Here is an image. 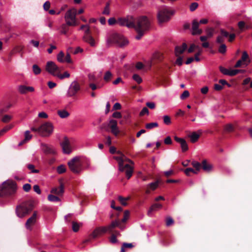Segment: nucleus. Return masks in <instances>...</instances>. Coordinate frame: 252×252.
<instances>
[{
    "mask_svg": "<svg viewBox=\"0 0 252 252\" xmlns=\"http://www.w3.org/2000/svg\"><path fill=\"white\" fill-rule=\"evenodd\" d=\"M158 126V124L157 122L147 123L145 125V127L148 129H151L154 127H157Z\"/></svg>",
    "mask_w": 252,
    "mask_h": 252,
    "instance_id": "35",
    "label": "nucleus"
},
{
    "mask_svg": "<svg viewBox=\"0 0 252 252\" xmlns=\"http://www.w3.org/2000/svg\"><path fill=\"white\" fill-rule=\"evenodd\" d=\"M11 119V116L8 115H5L2 117L1 121L3 123H8Z\"/></svg>",
    "mask_w": 252,
    "mask_h": 252,
    "instance_id": "57",
    "label": "nucleus"
},
{
    "mask_svg": "<svg viewBox=\"0 0 252 252\" xmlns=\"http://www.w3.org/2000/svg\"><path fill=\"white\" fill-rule=\"evenodd\" d=\"M162 207V205L160 203H155L153 204L150 208L148 212V216H150L151 214L153 211H155L158 210L159 209L161 208Z\"/></svg>",
    "mask_w": 252,
    "mask_h": 252,
    "instance_id": "27",
    "label": "nucleus"
},
{
    "mask_svg": "<svg viewBox=\"0 0 252 252\" xmlns=\"http://www.w3.org/2000/svg\"><path fill=\"white\" fill-rule=\"evenodd\" d=\"M174 139L177 142L180 144L182 152H185L188 150V144L184 139L175 136Z\"/></svg>",
    "mask_w": 252,
    "mask_h": 252,
    "instance_id": "23",
    "label": "nucleus"
},
{
    "mask_svg": "<svg viewBox=\"0 0 252 252\" xmlns=\"http://www.w3.org/2000/svg\"><path fill=\"white\" fill-rule=\"evenodd\" d=\"M60 73V72L58 73L57 77H58L60 79H63L65 78H68L70 76L69 73L67 71L64 72L63 74H61Z\"/></svg>",
    "mask_w": 252,
    "mask_h": 252,
    "instance_id": "40",
    "label": "nucleus"
},
{
    "mask_svg": "<svg viewBox=\"0 0 252 252\" xmlns=\"http://www.w3.org/2000/svg\"><path fill=\"white\" fill-rule=\"evenodd\" d=\"M159 185V181H157L155 182L149 184L147 186V189L145 190L146 194H150L151 192V190H155L158 186Z\"/></svg>",
    "mask_w": 252,
    "mask_h": 252,
    "instance_id": "24",
    "label": "nucleus"
},
{
    "mask_svg": "<svg viewBox=\"0 0 252 252\" xmlns=\"http://www.w3.org/2000/svg\"><path fill=\"white\" fill-rule=\"evenodd\" d=\"M127 28L135 29L137 34L135 36L137 40H140L151 29V22L146 16L134 18L131 15H127Z\"/></svg>",
    "mask_w": 252,
    "mask_h": 252,
    "instance_id": "1",
    "label": "nucleus"
},
{
    "mask_svg": "<svg viewBox=\"0 0 252 252\" xmlns=\"http://www.w3.org/2000/svg\"><path fill=\"white\" fill-rule=\"evenodd\" d=\"M80 228V225L75 221H72V228L74 232H77Z\"/></svg>",
    "mask_w": 252,
    "mask_h": 252,
    "instance_id": "44",
    "label": "nucleus"
},
{
    "mask_svg": "<svg viewBox=\"0 0 252 252\" xmlns=\"http://www.w3.org/2000/svg\"><path fill=\"white\" fill-rule=\"evenodd\" d=\"M108 22L109 25L111 26L117 23L121 26L127 27V16L125 17L118 18L117 20L115 18L112 17L109 19Z\"/></svg>",
    "mask_w": 252,
    "mask_h": 252,
    "instance_id": "16",
    "label": "nucleus"
},
{
    "mask_svg": "<svg viewBox=\"0 0 252 252\" xmlns=\"http://www.w3.org/2000/svg\"><path fill=\"white\" fill-rule=\"evenodd\" d=\"M91 30L89 26L86 28L85 31V34L83 36V39L84 41L90 44L91 46L95 45V41L94 38L91 35Z\"/></svg>",
    "mask_w": 252,
    "mask_h": 252,
    "instance_id": "17",
    "label": "nucleus"
},
{
    "mask_svg": "<svg viewBox=\"0 0 252 252\" xmlns=\"http://www.w3.org/2000/svg\"><path fill=\"white\" fill-rule=\"evenodd\" d=\"M250 62V61L249 60V55L246 51H244L243 52L241 59L237 62L234 67L235 68L246 67L249 64Z\"/></svg>",
    "mask_w": 252,
    "mask_h": 252,
    "instance_id": "15",
    "label": "nucleus"
},
{
    "mask_svg": "<svg viewBox=\"0 0 252 252\" xmlns=\"http://www.w3.org/2000/svg\"><path fill=\"white\" fill-rule=\"evenodd\" d=\"M23 190L26 192H29L31 189V185L29 184H26L23 187Z\"/></svg>",
    "mask_w": 252,
    "mask_h": 252,
    "instance_id": "64",
    "label": "nucleus"
},
{
    "mask_svg": "<svg viewBox=\"0 0 252 252\" xmlns=\"http://www.w3.org/2000/svg\"><path fill=\"white\" fill-rule=\"evenodd\" d=\"M198 6V4L197 2H192L191 3L189 9L191 11H194Z\"/></svg>",
    "mask_w": 252,
    "mask_h": 252,
    "instance_id": "59",
    "label": "nucleus"
},
{
    "mask_svg": "<svg viewBox=\"0 0 252 252\" xmlns=\"http://www.w3.org/2000/svg\"><path fill=\"white\" fill-rule=\"evenodd\" d=\"M174 220L173 219L170 217H168L166 219V225L167 226H169L171 225H172L174 223Z\"/></svg>",
    "mask_w": 252,
    "mask_h": 252,
    "instance_id": "51",
    "label": "nucleus"
},
{
    "mask_svg": "<svg viewBox=\"0 0 252 252\" xmlns=\"http://www.w3.org/2000/svg\"><path fill=\"white\" fill-rule=\"evenodd\" d=\"M41 149L44 154L51 156H54L56 154V152L53 146L48 145L45 143H41Z\"/></svg>",
    "mask_w": 252,
    "mask_h": 252,
    "instance_id": "19",
    "label": "nucleus"
},
{
    "mask_svg": "<svg viewBox=\"0 0 252 252\" xmlns=\"http://www.w3.org/2000/svg\"><path fill=\"white\" fill-rule=\"evenodd\" d=\"M34 88L32 87L26 86L25 85H20L19 86L18 91L22 94H25L28 92H33Z\"/></svg>",
    "mask_w": 252,
    "mask_h": 252,
    "instance_id": "25",
    "label": "nucleus"
},
{
    "mask_svg": "<svg viewBox=\"0 0 252 252\" xmlns=\"http://www.w3.org/2000/svg\"><path fill=\"white\" fill-rule=\"evenodd\" d=\"M189 95V93L188 91H185L183 94L181 95L180 98L182 99H185Z\"/></svg>",
    "mask_w": 252,
    "mask_h": 252,
    "instance_id": "60",
    "label": "nucleus"
},
{
    "mask_svg": "<svg viewBox=\"0 0 252 252\" xmlns=\"http://www.w3.org/2000/svg\"><path fill=\"white\" fill-rule=\"evenodd\" d=\"M115 201L114 200L112 201L111 204V208L115 209L116 210H117L119 212H121L122 211V208L120 206L115 207Z\"/></svg>",
    "mask_w": 252,
    "mask_h": 252,
    "instance_id": "56",
    "label": "nucleus"
},
{
    "mask_svg": "<svg viewBox=\"0 0 252 252\" xmlns=\"http://www.w3.org/2000/svg\"><path fill=\"white\" fill-rule=\"evenodd\" d=\"M35 203L33 200L24 201L17 206L15 210L16 215L20 218H24L32 212Z\"/></svg>",
    "mask_w": 252,
    "mask_h": 252,
    "instance_id": "4",
    "label": "nucleus"
},
{
    "mask_svg": "<svg viewBox=\"0 0 252 252\" xmlns=\"http://www.w3.org/2000/svg\"><path fill=\"white\" fill-rule=\"evenodd\" d=\"M68 165L70 170L74 173L78 174L82 169V163L78 157H75L68 162Z\"/></svg>",
    "mask_w": 252,
    "mask_h": 252,
    "instance_id": "11",
    "label": "nucleus"
},
{
    "mask_svg": "<svg viewBox=\"0 0 252 252\" xmlns=\"http://www.w3.org/2000/svg\"><path fill=\"white\" fill-rule=\"evenodd\" d=\"M207 32V36L209 37H211L213 35L214 30L212 28H208L206 30Z\"/></svg>",
    "mask_w": 252,
    "mask_h": 252,
    "instance_id": "61",
    "label": "nucleus"
},
{
    "mask_svg": "<svg viewBox=\"0 0 252 252\" xmlns=\"http://www.w3.org/2000/svg\"><path fill=\"white\" fill-rule=\"evenodd\" d=\"M199 47L197 45H195L194 44H192L190 45L189 48L188 49V52L189 53H192L195 49H199Z\"/></svg>",
    "mask_w": 252,
    "mask_h": 252,
    "instance_id": "55",
    "label": "nucleus"
},
{
    "mask_svg": "<svg viewBox=\"0 0 252 252\" xmlns=\"http://www.w3.org/2000/svg\"><path fill=\"white\" fill-rule=\"evenodd\" d=\"M115 159L119 162V170L121 172L125 171L127 179H129L133 173V168L129 164H124V159L123 157H115Z\"/></svg>",
    "mask_w": 252,
    "mask_h": 252,
    "instance_id": "7",
    "label": "nucleus"
},
{
    "mask_svg": "<svg viewBox=\"0 0 252 252\" xmlns=\"http://www.w3.org/2000/svg\"><path fill=\"white\" fill-rule=\"evenodd\" d=\"M32 71L35 75H38L41 73V70L37 64L32 65Z\"/></svg>",
    "mask_w": 252,
    "mask_h": 252,
    "instance_id": "41",
    "label": "nucleus"
},
{
    "mask_svg": "<svg viewBox=\"0 0 252 252\" xmlns=\"http://www.w3.org/2000/svg\"><path fill=\"white\" fill-rule=\"evenodd\" d=\"M149 114V110L147 107H145L142 109V110L140 112L139 115L140 116H143L145 114Z\"/></svg>",
    "mask_w": 252,
    "mask_h": 252,
    "instance_id": "63",
    "label": "nucleus"
},
{
    "mask_svg": "<svg viewBox=\"0 0 252 252\" xmlns=\"http://www.w3.org/2000/svg\"><path fill=\"white\" fill-rule=\"evenodd\" d=\"M112 77V74L110 71H107L105 72L103 79L105 82H108L111 80Z\"/></svg>",
    "mask_w": 252,
    "mask_h": 252,
    "instance_id": "36",
    "label": "nucleus"
},
{
    "mask_svg": "<svg viewBox=\"0 0 252 252\" xmlns=\"http://www.w3.org/2000/svg\"><path fill=\"white\" fill-rule=\"evenodd\" d=\"M163 122L165 125H169L171 124V119L170 117L167 115H165L163 116Z\"/></svg>",
    "mask_w": 252,
    "mask_h": 252,
    "instance_id": "54",
    "label": "nucleus"
},
{
    "mask_svg": "<svg viewBox=\"0 0 252 252\" xmlns=\"http://www.w3.org/2000/svg\"><path fill=\"white\" fill-rule=\"evenodd\" d=\"M48 199L51 202H59L60 201V199L59 197L53 194H49L48 196Z\"/></svg>",
    "mask_w": 252,
    "mask_h": 252,
    "instance_id": "39",
    "label": "nucleus"
},
{
    "mask_svg": "<svg viewBox=\"0 0 252 252\" xmlns=\"http://www.w3.org/2000/svg\"><path fill=\"white\" fill-rule=\"evenodd\" d=\"M16 184L15 182L7 180L3 183L0 187V197L10 196L16 192Z\"/></svg>",
    "mask_w": 252,
    "mask_h": 252,
    "instance_id": "5",
    "label": "nucleus"
},
{
    "mask_svg": "<svg viewBox=\"0 0 252 252\" xmlns=\"http://www.w3.org/2000/svg\"><path fill=\"white\" fill-rule=\"evenodd\" d=\"M37 215V212L36 211H34L32 216L27 220L25 223V227L27 229L30 230L32 229V227L36 222Z\"/></svg>",
    "mask_w": 252,
    "mask_h": 252,
    "instance_id": "18",
    "label": "nucleus"
},
{
    "mask_svg": "<svg viewBox=\"0 0 252 252\" xmlns=\"http://www.w3.org/2000/svg\"><path fill=\"white\" fill-rule=\"evenodd\" d=\"M117 219L112 221L111 223L107 226H102L96 228L90 236V238L86 240L84 243L88 242L91 238L95 239L99 236H101L106 232L112 233L114 229L116 227H118L121 229H123L125 227L124 225L121 223L120 220L118 219V214H116Z\"/></svg>",
    "mask_w": 252,
    "mask_h": 252,
    "instance_id": "3",
    "label": "nucleus"
},
{
    "mask_svg": "<svg viewBox=\"0 0 252 252\" xmlns=\"http://www.w3.org/2000/svg\"><path fill=\"white\" fill-rule=\"evenodd\" d=\"M60 185L59 188H54L51 189V192L52 193L55 194L59 196H62L63 194L64 193V185L61 181H60Z\"/></svg>",
    "mask_w": 252,
    "mask_h": 252,
    "instance_id": "22",
    "label": "nucleus"
},
{
    "mask_svg": "<svg viewBox=\"0 0 252 252\" xmlns=\"http://www.w3.org/2000/svg\"><path fill=\"white\" fill-rule=\"evenodd\" d=\"M32 137V135L30 134L29 130H27L25 132V138L19 143V146H22L27 141H29Z\"/></svg>",
    "mask_w": 252,
    "mask_h": 252,
    "instance_id": "28",
    "label": "nucleus"
},
{
    "mask_svg": "<svg viewBox=\"0 0 252 252\" xmlns=\"http://www.w3.org/2000/svg\"><path fill=\"white\" fill-rule=\"evenodd\" d=\"M133 79L138 84H140L142 82V78L138 74H135L132 76Z\"/></svg>",
    "mask_w": 252,
    "mask_h": 252,
    "instance_id": "50",
    "label": "nucleus"
},
{
    "mask_svg": "<svg viewBox=\"0 0 252 252\" xmlns=\"http://www.w3.org/2000/svg\"><path fill=\"white\" fill-rule=\"evenodd\" d=\"M57 171L59 174H63L66 171V168L64 165H60L57 168Z\"/></svg>",
    "mask_w": 252,
    "mask_h": 252,
    "instance_id": "42",
    "label": "nucleus"
},
{
    "mask_svg": "<svg viewBox=\"0 0 252 252\" xmlns=\"http://www.w3.org/2000/svg\"><path fill=\"white\" fill-rule=\"evenodd\" d=\"M62 147L63 153L69 154L71 152L69 143L68 140L65 139L62 143Z\"/></svg>",
    "mask_w": 252,
    "mask_h": 252,
    "instance_id": "26",
    "label": "nucleus"
},
{
    "mask_svg": "<svg viewBox=\"0 0 252 252\" xmlns=\"http://www.w3.org/2000/svg\"><path fill=\"white\" fill-rule=\"evenodd\" d=\"M199 22L196 19H194L192 23V34H201L203 31L201 29H199Z\"/></svg>",
    "mask_w": 252,
    "mask_h": 252,
    "instance_id": "21",
    "label": "nucleus"
},
{
    "mask_svg": "<svg viewBox=\"0 0 252 252\" xmlns=\"http://www.w3.org/2000/svg\"><path fill=\"white\" fill-rule=\"evenodd\" d=\"M200 137V134H197L196 132H193L189 136L190 141L192 143L196 142Z\"/></svg>",
    "mask_w": 252,
    "mask_h": 252,
    "instance_id": "32",
    "label": "nucleus"
},
{
    "mask_svg": "<svg viewBox=\"0 0 252 252\" xmlns=\"http://www.w3.org/2000/svg\"><path fill=\"white\" fill-rule=\"evenodd\" d=\"M174 12L173 10L165 7L159 10L158 14V18L160 23L167 22L170 19V16L173 15Z\"/></svg>",
    "mask_w": 252,
    "mask_h": 252,
    "instance_id": "8",
    "label": "nucleus"
},
{
    "mask_svg": "<svg viewBox=\"0 0 252 252\" xmlns=\"http://www.w3.org/2000/svg\"><path fill=\"white\" fill-rule=\"evenodd\" d=\"M23 50V47L20 46H17L14 47L10 52V54L13 55L16 53L21 52Z\"/></svg>",
    "mask_w": 252,
    "mask_h": 252,
    "instance_id": "37",
    "label": "nucleus"
},
{
    "mask_svg": "<svg viewBox=\"0 0 252 252\" xmlns=\"http://www.w3.org/2000/svg\"><path fill=\"white\" fill-rule=\"evenodd\" d=\"M108 126L111 128V132L115 136H117L120 131L117 126V121L113 119L111 120L108 124Z\"/></svg>",
    "mask_w": 252,
    "mask_h": 252,
    "instance_id": "20",
    "label": "nucleus"
},
{
    "mask_svg": "<svg viewBox=\"0 0 252 252\" xmlns=\"http://www.w3.org/2000/svg\"><path fill=\"white\" fill-rule=\"evenodd\" d=\"M77 10L75 8L69 9L66 12L64 18L67 25L75 26L77 25L76 16Z\"/></svg>",
    "mask_w": 252,
    "mask_h": 252,
    "instance_id": "9",
    "label": "nucleus"
},
{
    "mask_svg": "<svg viewBox=\"0 0 252 252\" xmlns=\"http://www.w3.org/2000/svg\"><path fill=\"white\" fill-rule=\"evenodd\" d=\"M187 48V45L186 43H183L181 46H177L175 47V55L177 57V59L176 61V63L179 66L182 65L183 64V57L180 55L183 53Z\"/></svg>",
    "mask_w": 252,
    "mask_h": 252,
    "instance_id": "12",
    "label": "nucleus"
},
{
    "mask_svg": "<svg viewBox=\"0 0 252 252\" xmlns=\"http://www.w3.org/2000/svg\"><path fill=\"white\" fill-rule=\"evenodd\" d=\"M58 115L63 119L66 118L69 116V113L65 110H59L57 111Z\"/></svg>",
    "mask_w": 252,
    "mask_h": 252,
    "instance_id": "30",
    "label": "nucleus"
},
{
    "mask_svg": "<svg viewBox=\"0 0 252 252\" xmlns=\"http://www.w3.org/2000/svg\"><path fill=\"white\" fill-rule=\"evenodd\" d=\"M107 43L108 45L116 44L120 47H123L127 45L128 41L122 34L113 32L108 36Z\"/></svg>",
    "mask_w": 252,
    "mask_h": 252,
    "instance_id": "6",
    "label": "nucleus"
},
{
    "mask_svg": "<svg viewBox=\"0 0 252 252\" xmlns=\"http://www.w3.org/2000/svg\"><path fill=\"white\" fill-rule=\"evenodd\" d=\"M201 164V168H202L203 169V170L207 172H209L211 171L212 169V166L207 163L206 160H203Z\"/></svg>",
    "mask_w": 252,
    "mask_h": 252,
    "instance_id": "29",
    "label": "nucleus"
},
{
    "mask_svg": "<svg viewBox=\"0 0 252 252\" xmlns=\"http://www.w3.org/2000/svg\"><path fill=\"white\" fill-rule=\"evenodd\" d=\"M117 219L112 221L111 223L107 226H102L96 228L90 236V238L86 240L84 243L88 242L91 238L95 239L99 236H101L106 232L112 233L114 229L116 227H118L121 229H123L125 227L124 225L121 223L120 220L118 219V214H116Z\"/></svg>",
    "mask_w": 252,
    "mask_h": 252,
    "instance_id": "2",
    "label": "nucleus"
},
{
    "mask_svg": "<svg viewBox=\"0 0 252 252\" xmlns=\"http://www.w3.org/2000/svg\"><path fill=\"white\" fill-rule=\"evenodd\" d=\"M110 1H107L106 3L105 6L102 11V14L105 15H109L110 14Z\"/></svg>",
    "mask_w": 252,
    "mask_h": 252,
    "instance_id": "33",
    "label": "nucleus"
},
{
    "mask_svg": "<svg viewBox=\"0 0 252 252\" xmlns=\"http://www.w3.org/2000/svg\"><path fill=\"white\" fill-rule=\"evenodd\" d=\"M245 22L243 21H241L238 22V26L241 31H243L244 30L245 27Z\"/></svg>",
    "mask_w": 252,
    "mask_h": 252,
    "instance_id": "58",
    "label": "nucleus"
},
{
    "mask_svg": "<svg viewBox=\"0 0 252 252\" xmlns=\"http://www.w3.org/2000/svg\"><path fill=\"white\" fill-rule=\"evenodd\" d=\"M129 212L128 210H126L124 212V218L121 220V221H120L121 224H122V222H125L126 221V220H127V219L129 217Z\"/></svg>",
    "mask_w": 252,
    "mask_h": 252,
    "instance_id": "45",
    "label": "nucleus"
},
{
    "mask_svg": "<svg viewBox=\"0 0 252 252\" xmlns=\"http://www.w3.org/2000/svg\"><path fill=\"white\" fill-rule=\"evenodd\" d=\"M221 35L223 37H228L229 33L228 32L226 31L223 29H221L220 31Z\"/></svg>",
    "mask_w": 252,
    "mask_h": 252,
    "instance_id": "62",
    "label": "nucleus"
},
{
    "mask_svg": "<svg viewBox=\"0 0 252 252\" xmlns=\"http://www.w3.org/2000/svg\"><path fill=\"white\" fill-rule=\"evenodd\" d=\"M64 54L63 51H61L57 55V60L60 63H63L64 62L63 58Z\"/></svg>",
    "mask_w": 252,
    "mask_h": 252,
    "instance_id": "46",
    "label": "nucleus"
},
{
    "mask_svg": "<svg viewBox=\"0 0 252 252\" xmlns=\"http://www.w3.org/2000/svg\"><path fill=\"white\" fill-rule=\"evenodd\" d=\"M226 46L224 44H221L219 48V52L221 54L226 52Z\"/></svg>",
    "mask_w": 252,
    "mask_h": 252,
    "instance_id": "52",
    "label": "nucleus"
},
{
    "mask_svg": "<svg viewBox=\"0 0 252 252\" xmlns=\"http://www.w3.org/2000/svg\"><path fill=\"white\" fill-rule=\"evenodd\" d=\"M54 126L50 122H45L39 126V135L43 137H49L53 133Z\"/></svg>",
    "mask_w": 252,
    "mask_h": 252,
    "instance_id": "10",
    "label": "nucleus"
},
{
    "mask_svg": "<svg viewBox=\"0 0 252 252\" xmlns=\"http://www.w3.org/2000/svg\"><path fill=\"white\" fill-rule=\"evenodd\" d=\"M224 130L225 131L230 132H232L234 130V127L232 125L229 124L226 125L224 127Z\"/></svg>",
    "mask_w": 252,
    "mask_h": 252,
    "instance_id": "48",
    "label": "nucleus"
},
{
    "mask_svg": "<svg viewBox=\"0 0 252 252\" xmlns=\"http://www.w3.org/2000/svg\"><path fill=\"white\" fill-rule=\"evenodd\" d=\"M27 167L29 170H31L32 173H37L39 172L38 170L34 169V166L33 164H28Z\"/></svg>",
    "mask_w": 252,
    "mask_h": 252,
    "instance_id": "53",
    "label": "nucleus"
},
{
    "mask_svg": "<svg viewBox=\"0 0 252 252\" xmlns=\"http://www.w3.org/2000/svg\"><path fill=\"white\" fill-rule=\"evenodd\" d=\"M190 173H193L194 174H197V172L195 170L192 169V168H187L185 170V173L187 176H189Z\"/></svg>",
    "mask_w": 252,
    "mask_h": 252,
    "instance_id": "47",
    "label": "nucleus"
},
{
    "mask_svg": "<svg viewBox=\"0 0 252 252\" xmlns=\"http://www.w3.org/2000/svg\"><path fill=\"white\" fill-rule=\"evenodd\" d=\"M68 26L66 23L62 24L60 28L61 33L66 35L69 30Z\"/></svg>",
    "mask_w": 252,
    "mask_h": 252,
    "instance_id": "34",
    "label": "nucleus"
},
{
    "mask_svg": "<svg viewBox=\"0 0 252 252\" xmlns=\"http://www.w3.org/2000/svg\"><path fill=\"white\" fill-rule=\"evenodd\" d=\"M191 165L193 166L194 168L195 169V171L198 172L200 170L201 167V164L199 162L193 161L191 162Z\"/></svg>",
    "mask_w": 252,
    "mask_h": 252,
    "instance_id": "38",
    "label": "nucleus"
},
{
    "mask_svg": "<svg viewBox=\"0 0 252 252\" xmlns=\"http://www.w3.org/2000/svg\"><path fill=\"white\" fill-rule=\"evenodd\" d=\"M220 71L223 73L224 75H227L230 76V70L221 66H220Z\"/></svg>",
    "mask_w": 252,
    "mask_h": 252,
    "instance_id": "49",
    "label": "nucleus"
},
{
    "mask_svg": "<svg viewBox=\"0 0 252 252\" xmlns=\"http://www.w3.org/2000/svg\"><path fill=\"white\" fill-rule=\"evenodd\" d=\"M129 199V198H125L121 196L118 197V200L122 205L126 206L127 205L126 201Z\"/></svg>",
    "mask_w": 252,
    "mask_h": 252,
    "instance_id": "43",
    "label": "nucleus"
},
{
    "mask_svg": "<svg viewBox=\"0 0 252 252\" xmlns=\"http://www.w3.org/2000/svg\"><path fill=\"white\" fill-rule=\"evenodd\" d=\"M45 69L48 73L54 76H57L58 73L60 72L59 67L52 61L47 63Z\"/></svg>",
    "mask_w": 252,
    "mask_h": 252,
    "instance_id": "13",
    "label": "nucleus"
},
{
    "mask_svg": "<svg viewBox=\"0 0 252 252\" xmlns=\"http://www.w3.org/2000/svg\"><path fill=\"white\" fill-rule=\"evenodd\" d=\"M80 90V86L77 81H73L70 84L67 93V95L69 97L75 96Z\"/></svg>",
    "mask_w": 252,
    "mask_h": 252,
    "instance_id": "14",
    "label": "nucleus"
},
{
    "mask_svg": "<svg viewBox=\"0 0 252 252\" xmlns=\"http://www.w3.org/2000/svg\"><path fill=\"white\" fill-rule=\"evenodd\" d=\"M134 245L132 243H123L121 249V252H125L126 249H132Z\"/></svg>",
    "mask_w": 252,
    "mask_h": 252,
    "instance_id": "31",
    "label": "nucleus"
}]
</instances>
